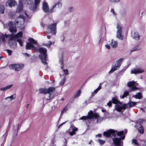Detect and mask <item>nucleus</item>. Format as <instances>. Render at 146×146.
Returning a JSON list of instances; mask_svg holds the SVG:
<instances>
[{"instance_id": "obj_49", "label": "nucleus", "mask_w": 146, "mask_h": 146, "mask_svg": "<svg viewBox=\"0 0 146 146\" xmlns=\"http://www.w3.org/2000/svg\"><path fill=\"white\" fill-rule=\"evenodd\" d=\"M67 110V109L66 107L64 108L61 111V113L63 114L66 112Z\"/></svg>"}, {"instance_id": "obj_47", "label": "nucleus", "mask_w": 146, "mask_h": 146, "mask_svg": "<svg viewBox=\"0 0 146 146\" xmlns=\"http://www.w3.org/2000/svg\"><path fill=\"white\" fill-rule=\"evenodd\" d=\"M132 143L135 145H138V143L137 140L133 139L132 140Z\"/></svg>"}, {"instance_id": "obj_33", "label": "nucleus", "mask_w": 146, "mask_h": 146, "mask_svg": "<svg viewBox=\"0 0 146 146\" xmlns=\"http://www.w3.org/2000/svg\"><path fill=\"white\" fill-rule=\"evenodd\" d=\"M5 10V6L3 5H0V14H3Z\"/></svg>"}, {"instance_id": "obj_21", "label": "nucleus", "mask_w": 146, "mask_h": 146, "mask_svg": "<svg viewBox=\"0 0 146 146\" xmlns=\"http://www.w3.org/2000/svg\"><path fill=\"white\" fill-rule=\"evenodd\" d=\"M23 4L22 1H19V5L16 10L17 13H19L23 10Z\"/></svg>"}, {"instance_id": "obj_24", "label": "nucleus", "mask_w": 146, "mask_h": 146, "mask_svg": "<svg viewBox=\"0 0 146 146\" xmlns=\"http://www.w3.org/2000/svg\"><path fill=\"white\" fill-rule=\"evenodd\" d=\"M26 48L29 50L34 49H35V47L33 44L30 42H28L26 44Z\"/></svg>"}, {"instance_id": "obj_19", "label": "nucleus", "mask_w": 146, "mask_h": 146, "mask_svg": "<svg viewBox=\"0 0 146 146\" xmlns=\"http://www.w3.org/2000/svg\"><path fill=\"white\" fill-rule=\"evenodd\" d=\"M17 4L15 0H9L6 3V5H8L10 7L14 6Z\"/></svg>"}, {"instance_id": "obj_7", "label": "nucleus", "mask_w": 146, "mask_h": 146, "mask_svg": "<svg viewBox=\"0 0 146 146\" xmlns=\"http://www.w3.org/2000/svg\"><path fill=\"white\" fill-rule=\"evenodd\" d=\"M56 23L52 24L49 25L47 28L48 33H51L53 35H55L56 32Z\"/></svg>"}, {"instance_id": "obj_41", "label": "nucleus", "mask_w": 146, "mask_h": 146, "mask_svg": "<svg viewBox=\"0 0 146 146\" xmlns=\"http://www.w3.org/2000/svg\"><path fill=\"white\" fill-rule=\"evenodd\" d=\"M54 5H56V8H60L62 7V4L60 3H57L55 4Z\"/></svg>"}, {"instance_id": "obj_62", "label": "nucleus", "mask_w": 146, "mask_h": 146, "mask_svg": "<svg viewBox=\"0 0 146 146\" xmlns=\"http://www.w3.org/2000/svg\"><path fill=\"white\" fill-rule=\"evenodd\" d=\"M140 110H142L143 112H145L144 110V109H143V108H140Z\"/></svg>"}, {"instance_id": "obj_56", "label": "nucleus", "mask_w": 146, "mask_h": 146, "mask_svg": "<svg viewBox=\"0 0 146 146\" xmlns=\"http://www.w3.org/2000/svg\"><path fill=\"white\" fill-rule=\"evenodd\" d=\"M107 105L109 107L111 106V101H109V102L107 104Z\"/></svg>"}, {"instance_id": "obj_40", "label": "nucleus", "mask_w": 146, "mask_h": 146, "mask_svg": "<svg viewBox=\"0 0 146 146\" xmlns=\"http://www.w3.org/2000/svg\"><path fill=\"white\" fill-rule=\"evenodd\" d=\"M23 33L22 32H20L17 33L16 35H15L16 38L18 37H21L22 36Z\"/></svg>"}, {"instance_id": "obj_12", "label": "nucleus", "mask_w": 146, "mask_h": 146, "mask_svg": "<svg viewBox=\"0 0 146 146\" xmlns=\"http://www.w3.org/2000/svg\"><path fill=\"white\" fill-rule=\"evenodd\" d=\"M25 21V18L22 15H20L15 20V25L18 24L19 23L21 24L23 23Z\"/></svg>"}, {"instance_id": "obj_61", "label": "nucleus", "mask_w": 146, "mask_h": 146, "mask_svg": "<svg viewBox=\"0 0 146 146\" xmlns=\"http://www.w3.org/2000/svg\"><path fill=\"white\" fill-rule=\"evenodd\" d=\"M51 36L49 35L47 36V37L48 39H50L51 38Z\"/></svg>"}, {"instance_id": "obj_25", "label": "nucleus", "mask_w": 146, "mask_h": 146, "mask_svg": "<svg viewBox=\"0 0 146 146\" xmlns=\"http://www.w3.org/2000/svg\"><path fill=\"white\" fill-rule=\"evenodd\" d=\"M118 43L117 41L112 40L110 43L111 46L114 48H116L117 46Z\"/></svg>"}, {"instance_id": "obj_36", "label": "nucleus", "mask_w": 146, "mask_h": 146, "mask_svg": "<svg viewBox=\"0 0 146 146\" xmlns=\"http://www.w3.org/2000/svg\"><path fill=\"white\" fill-rule=\"evenodd\" d=\"M29 40L30 42L33 44H37L36 41L34 40L33 38H30L29 39Z\"/></svg>"}, {"instance_id": "obj_32", "label": "nucleus", "mask_w": 146, "mask_h": 146, "mask_svg": "<svg viewBox=\"0 0 146 146\" xmlns=\"http://www.w3.org/2000/svg\"><path fill=\"white\" fill-rule=\"evenodd\" d=\"M141 48L142 47L140 45L137 46L135 47L131 50V52H133L135 51L139 50L141 49Z\"/></svg>"}, {"instance_id": "obj_38", "label": "nucleus", "mask_w": 146, "mask_h": 146, "mask_svg": "<svg viewBox=\"0 0 146 146\" xmlns=\"http://www.w3.org/2000/svg\"><path fill=\"white\" fill-rule=\"evenodd\" d=\"M139 127V128L138 129V131L139 132L141 133H143L144 132V130L142 126H141Z\"/></svg>"}, {"instance_id": "obj_46", "label": "nucleus", "mask_w": 146, "mask_h": 146, "mask_svg": "<svg viewBox=\"0 0 146 146\" xmlns=\"http://www.w3.org/2000/svg\"><path fill=\"white\" fill-rule=\"evenodd\" d=\"M52 42L51 41H49L48 43L47 44H44V45L47 47H49L52 44Z\"/></svg>"}, {"instance_id": "obj_51", "label": "nucleus", "mask_w": 146, "mask_h": 146, "mask_svg": "<svg viewBox=\"0 0 146 146\" xmlns=\"http://www.w3.org/2000/svg\"><path fill=\"white\" fill-rule=\"evenodd\" d=\"M63 71L65 75H67L68 74V70L67 69H64L63 70Z\"/></svg>"}, {"instance_id": "obj_30", "label": "nucleus", "mask_w": 146, "mask_h": 146, "mask_svg": "<svg viewBox=\"0 0 146 146\" xmlns=\"http://www.w3.org/2000/svg\"><path fill=\"white\" fill-rule=\"evenodd\" d=\"M101 86L100 85L93 92L92 94V96H94L95 94H96L101 89Z\"/></svg>"}, {"instance_id": "obj_2", "label": "nucleus", "mask_w": 146, "mask_h": 146, "mask_svg": "<svg viewBox=\"0 0 146 146\" xmlns=\"http://www.w3.org/2000/svg\"><path fill=\"white\" fill-rule=\"evenodd\" d=\"M55 88L54 87H50L48 88H41L39 90L40 93L46 94H49V96L47 100H50L52 99L54 96V94L53 93V91H54Z\"/></svg>"}, {"instance_id": "obj_43", "label": "nucleus", "mask_w": 146, "mask_h": 146, "mask_svg": "<svg viewBox=\"0 0 146 146\" xmlns=\"http://www.w3.org/2000/svg\"><path fill=\"white\" fill-rule=\"evenodd\" d=\"M129 94V92H125L122 96L121 97V98L123 99L125 97H126V96L128 95Z\"/></svg>"}, {"instance_id": "obj_3", "label": "nucleus", "mask_w": 146, "mask_h": 146, "mask_svg": "<svg viewBox=\"0 0 146 146\" xmlns=\"http://www.w3.org/2000/svg\"><path fill=\"white\" fill-rule=\"evenodd\" d=\"M38 51L40 53L39 57L41 60L42 63L44 65L47 64V62H46L47 60L46 49L45 48L41 47L38 49Z\"/></svg>"}, {"instance_id": "obj_63", "label": "nucleus", "mask_w": 146, "mask_h": 146, "mask_svg": "<svg viewBox=\"0 0 146 146\" xmlns=\"http://www.w3.org/2000/svg\"><path fill=\"white\" fill-rule=\"evenodd\" d=\"M11 14H12V13L10 12V13H9V15L11 17H12L13 16H12ZM13 15H13L12 16H13Z\"/></svg>"}, {"instance_id": "obj_48", "label": "nucleus", "mask_w": 146, "mask_h": 146, "mask_svg": "<svg viewBox=\"0 0 146 146\" xmlns=\"http://www.w3.org/2000/svg\"><path fill=\"white\" fill-rule=\"evenodd\" d=\"M17 41L19 43L21 46H22V44L23 43L21 40L18 39L17 40Z\"/></svg>"}, {"instance_id": "obj_52", "label": "nucleus", "mask_w": 146, "mask_h": 146, "mask_svg": "<svg viewBox=\"0 0 146 146\" xmlns=\"http://www.w3.org/2000/svg\"><path fill=\"white\" fill-rule=\"evenodd\" d=\"M64 36L63 35H62L60 37V39L61 41L63 42L64 40Z\"/></svg>"}, {"instance_id": "obj_60", "label": "nucleus", "mask_w": 146, "mask_h": 146, "mask_svg": "<svg viewBox=\"0 0 146 146\" xmlns=\"http://www.w3.org/2000/svg\"><path fill=\"white\" fill-rule=\"evenodd\" d=\"M101 135H102L101 134H99L97 135H96V136H97V137L98 136L99 137H101Z\"/></svg>"}, {"instance_id": "obj_64", "label": "nucleus", "mask_w": 146, "mask_h": 146, "mask_svg": "<svg viewBox=\"0 0 146 146\" xmlns=\"http://www.w3.org/2000/svg\"><path fill=\"white\" fill-rule=\"evenodd\" d=\"M29 104H28L26 106V107L27 108H29Z\"/></svg>"}, {"instance_id": "obj_45", "label": "nucleus", "mask_w": 146, "mask_h": 146, "mask_svg": "<svg viewBox=\"0 0 146 146\" xmlns=\"http://www.w3.org/2000/svg\"><path fill=\"white\" fill-rule=\"evenodd\" d=\"M109 2L111 3H119L120 0H108Z\"/></svg>"}, {"instance_id": "obj_15", "label": "nucleus", "mask_w": 146, "mask_h": 146, "mask_svg": "<svg viewBox=\"0 0 146 146\" xmlns=\"http://www.w3.org/2000/svg\"><path fill=\"white\" fill-rule=\"evenodd\" d=\"M19 125V124H18L17 126L14 125L13 126L14 131L13 135V139L15 138L17 135Z\"/></svg>"}, {"instance_id": "obj_13", "label": "nucleus", "mask_w": 146, "mask_h": 146, "mask_svg": "<svg viewBox=\"0 0 146 146\" xmlns=\"http://www.w3.org/2000/svg\"><path fill=\"white\" fill-rule=\"evenodd\" d=\"M144 72V70L142 68H133L131 71V74H140Z\"/></svg>"}, {"instance_id": "obj_20", "label": "nucleus", "mask_w": 146, "mask_h": 146, "mask_svg": "<svg viewBox=\"0 0 146 146\" xmlns=\"http://www.w3.org/2000/svg\"><path fill=\"white\" fill-rule=\"evenodd\" d=\"M40 0H35V4L34 7H31L30 9L33 11H35L37 8V5L40 3Z\"/></svg>"}, {"instance_id": "obj_31", "label": "nucleus", "mask_w": 146, "mask_h": 146, "mask_svg": "<svg viewBox=\"0 0 146 146\" xmlns=\"http://www.w3.org/2000/svg\"><path fill=\"white\" fill-rule=\"evenodd\" d=\"M56 11V5H54L50 8V9H49L48 13H52Z\"/></svg>"}, {"instance_id": "obj_11", "label": "nucleus", "mask_w": 146, "mask_h": 146, "mask_svg": "<svg viewBox=\"0 0 146 146\" xmlns=\"http://www.w3.org/2000/svg\"><path fill=\"white\" fill-rule=\"evenodd\" d=\"M15 25V24H14L12 22H9L8 24V25L9 27V31L11 33H13L17 32V29Z\"/></svg>"}, {"instance_id": "obj_16", "label": "nucleus", "mask_w": 146, "mask_h": 146, "mask_svg": "<svg viewBox=\"0 0 146 146\" xmlns=\"http://www.w3.org/2000/svg\"><path fill=\"white\" fill-rule=\"evenodd\" d=\"M78 130V128L73 125H71L70 127L69 130L70 135H72L75 134V132Z\"/></svg>"}, {"instance_id": "obj_42", "label": "nucleus", "mask_w": 146, "mask_h": 146, "mask_svg": "<svg viewBox=\"0 0 146 146\" xmlns=\"http://www.w3.org/2000/svg\"><path fill=\"white\" fill-rule=\"evenodd\" d=\"M5 40V38L4 35L2 34L1 35H0V44L1 43V41L4 42Z\"/></svg>"}, {"instance_id": "obj_10", "label": "nucleus", "mask_w": 146, "mask_h": 146, "mask_svg": "<svg viewBox=\"0 0 146 146\" xmlns=\"http://www.w3.org/2000/svg\"><path fill=\"white\" fill-rule=\"evenodd\" d=\"M125 136L122 135L121 136L120 138H115L113 139V140L114 144L118 146H121V140H122L124 139Z\"/></svg>"}, {"instance_id": "obj_22", "label": "nucleus", "mask_w": 146, "mask_h": 146, "mask_svg": "<svg viewBox=\"0 0 146 146\" xmlns=\"http://www.w3.org/2000/svg\"><path fill=\"white\" fill-rule=\"evenodd\" d=\"M145 122L144 119H140L138 120L137 121V124L136 125V127L138 128V127L141 126L143 123V122Z\"/></svg>"}, {"instance_id": "obj_17", "label": "nucleus", "mask_w": 146, "mask_h": 146, "mask_svg": "<svg viewBox=\"0 0 146 146\" xmlns=\"http://www.w3.org/2000/svg\"><path fill=\"white\" fill-rule=\"evenodd\" d=\"M42 9L45 13H48L49 11V7L47 3L44 2L42 4Z\"/></svg>"}, {"instance_id": "obj_28", "label": "nucleus", "mask_w": 146, "mask_h": 146, "mask_svg": "<svg viewBox=\"0 0 146 146\" xmlns=\"http://www.w3.org/2000/svg\"><path fill=\"white\" fill-rule=\"evenodd\" d=\"M123 59L122 58H121L117 60L116 62V63L115 64V65H116L119 68L120 67L121 65V64L123 60Z\"/></svg>"}, {"instance_id": "obj_57", "label": "nucleus", "mask_w": 146, "mask_h": 146, "mask_svg": "<svg viewBox=\"0 0 146 146\" xmlns=\"http://www.w3.org/2000/svg\"><path fill=\"white\" fill-rule=\"evenodd\" d=\"M105 46L106 47L107 49H110V46L109 45H107V44H106V45H105Z\"/></svg>"}, {"instance_id": "obj_5", "label": "nucleus", "mask_w": 146, "mask_h": 146, "mask_svg": "<svg viewBox=\"0 0 146 146\" xmlns=\"http://www.w3.org/2000/svg\"><path fill=\"white\" fill-rule=\"evenodd\" d=\"M136 104V102L131 101L129 102L127 104H124L121 106L119 105H116L115 109L117 111L120 112L122 109H125L126 108H129L135 106Z\"/></svg>"}, {"instance_id": "obj_1", "label": "nucleus", "mask_w": 146, "mask_h": 146, "mask_svg": "<svg viewBox=\"0 0 146 146\" xmlns=\"http://www.w3.org/2000/svg\"><path fill=\"white\" fill-rule=\"evenodd\" d=\"M95 118L97 119L96 123H100L104 119L103 117H100L99 115L97 113H94L91 110L88 113V115L86 116H84L82 117L80 119L82 120H86L87 119H92Z\"/></svg>"}, {"instance_id": "obj_59", "label": "nucleus", "mask_w": 146, "mask_h": 146, "mask_svg": "<svg viewBox=\"0 0 146 146\" xmlns=\"http://www.w3.org/2000/svg\"><path fill=\"white\" fill-rule=\"evenodd\" d=\"M66 123V122H64L63 123H62L61 124H60L59 127H58L59 128L61 126L63 125L65 123Z\"/></svg>"}, {"instance_id": "obj_58", "label": "nucleus", "mask_w": 146, "mask_h": 146, "mask_svg": "<svg viewBox=\"0 0 146 146\" xmlns=\"http://www.w3.org/2000/svg\"><path fill=\"white\" fill-rule=\"evenodd\" d=\"M60 62L61 64L63 65V59H61L60 60Z\"/></svg>"}, {"instance_id": "obj_53", "label": "nucleus", "mask_w": 146, "mask_h": 146, "mask_svg": "<svg viewBox=\"0 0 146 146\" xmlns=\"http://www.w3.org/2000/svg\"><path fill=\"white\" fill-rule=\"evenodd\" d=\"M110 11L115 16L116 15V13L115 12L114 10L113 9H111Z\"/></svg>"}, {"instance_id": "obj_44", "label": "nucleus", "mask_w": 146, "mask_h": 146, "mask_svg": "<svg viewBox=\"0 0 146 146\" xmlns=\"http://www.w3.org/2000/svg\"><path fill=\"white\" fill-rule=\"evenodd\" d=\"M98 142L99 143L100 145H102L104 144L105 143L104 140H102L101 139H98Z\"/></svg>"}, {"instance_id": "obj_26", "label": "nucleus", "mask_w": 146, "mask_h": 146, "mask_svg": "<svg viewBox=\"0 0 146 146\" xmlns=\"http://www.w3.org/2000/svg\"><path fill=\"white\" fill-rule=\"evenodd\" d=\"M119 68L115 65L112 66L111 70L109 72V74H110L113 73V72H114V71Z\"/></svg>"}, {"instance_id": "obj_18", "label": "nucleus", "mask_w": 146, "mask_h": 146, "mask_svg": "<svg viewBox=\"0 0 146 146\" xmlns=\"http://www.w3.org/2000/svg\"><path fill=\"white\" fill-rule=\"evenodd\" d=\"M4 35L5 37H7L9 39V43H10L11 40H14L17 39L15 35H13L12 34L10 35H7V34H5V35Z\"/></svg>"}, {"instance_id": "obj_54", "label": "nucleus", "mask_w": 146, "mask_h": 146, "mask_svg": "<svg viewBox=\"0 0 146 146\" xmlns=\"http://www.w3.org/2000/svg\"><path fill=\"white\" fill-rule=\"evenodd\" d=\"M74 10V8L73 7H70L69 9V11L70 12H72Z\"/></svg>"}, {"instance_id": "obj_9", "label": "nucleus", "mask_w": 146, "mask_h": 146, "mask_svg": "<svg viewBox=\"0 0 146 146\" xmlns=\"http://www.w3.org/2000/svg\"><path fill=\"white\" fill-rule=\"evenodd\" d=\"M136 82L133 80L129 81L127 83V86L128 87L131 88V91H134L137 89V88L136 87V85L135 84Z\"/></svg>"}, {"instance_id": "obj_14", "label": "nucleus", "mask_w": 146, "mask_h": 146, "mask_svg": "<svg viewBox=\"0 0 146 146\" xmlns=\"http://www.w3.org/2000/svg\"><path fill=\"white\" fill-rule=\"evenodd\" d=\"M131 36L133 39L135 40H138L140 39V36L139 33L137 32H132Z\"/></svg>"}, {"instance_id": "obj_27", "label": "nucleus", "mask_w": 146, "mask_h": 146, "mask_svg": "<svg viewBox=\"0 0 146 146\" xmlns=\"http://www.w3.org/2000/svg\"><path fill=\"white\" fill-rule=\"evenodd\" d=\"M15 98V96H14V95H12L11 96L6 97L5 98V100L9 102H11L14 100Z\"/></svg>"}, {"instance_id": "obj_4", "label": "nucleus", "mask_w": 146, "mask_h": 146, "mask_svg": "<svg viewBox=\"0 0 146 146\" xmlns=\"http://www.w3.org/2000/svg\"><path fill=\"white\" fill-rule=\"evenodd\" d=\"M123 131H121L118 132L117 131H115L113 129H110L106 131H104L103 133V135L106 137H109L111 135L113 137H115L117 134L119 136H120L123 135Z\"/></svg>"}, {"instance_id": "obj_39", "label": "nucleus", "mask_w": 146, "mask_h": 146, "mask_svg": "<svg viewBox=\"0 0 146 146\" xmlns=\"http://www.w3.org/2000/svg\"><path fill=\"white\" fill-rule=\"evenodd\" d=\"M134 97L136 98L141 99L142 98V94L140 93H139L137 94L134 96Z\"/></svg>"}, {"instance_id": "obj_55", "label": "nucleus", "mask_w": 146, "mask_h": 146, "mask_svg": "<svg viewBox=\"0 0 146 146\" xmlns=\"http://www.w3.org/2000/svg\"><path fill=\"white\" fill-rule=\"evenodd\" d=\"M23 54L25 56H27V57H29L30 56V55L28 53H23Z\"/></svg>"}, {"instance_id": "obj_29", "label": "nucleus", "mask_w": 146, "mask_h": 146, "mask_svg": "<svg viewBox=\"0 0 146 146\" xmlns=\"http://www.w3.org/2000/svg\"><path fill=\"white\" fill-rule=\"evenodd\" d=\"M62 78L59 83V85L60 86H63L65 83L66 80V77L65 76L62 75Z\"/></svg>"}, {"instance_id": "obj_35", "label": "nucleus", "mask_w": 146, "mask_h": 146, "mask_svg": "<svg viewBox=\"0 0 146 146\" xmlns=\"http://www.w3.org/2000/svg\"><path fill=\"white\" fill-rule=\"evenodd\" d=\"M81 92L80 90H78L76 92L74 95V98H78L80 95Z\"/></svg>"}, {"instance_id": "obj_34", "label": "nucleus", "mask_w": 146, "mask_h": 146, "mask_svg": "<svg viewBox=\"0 0 146 146\" xmlns=\"http://www.w3.org/2000/svg\"><path fill=\"white\" fill-rule=\"evenodd\" d=\"M119 102L117 98V97L113 98L112 99V102L113 103L117 104Z\"/></svg>"}, {"instance_id": "obj_37", "label": "nucleus", "mask_w": 146, "mask_h": 146, "mask_svg": "<svg viewBox=\"0 0 146 146\" xmlns=\"http://www.w3.org/2000/svg\"><path fill=\"white\" fill-rule=\"evenodd\" d=\"M10 129V128H8L7 129L5 133L3 135L2 137L4 139V140H5L6 137L8 135V132Z\"/></svg>"}, {"instance_id": "obj_50", "label": "nucleus", "mask_w": 146, "mask_h": 146, "mask_svg": "<svg viewBox=\"0 0 146 146\" xmlns=\"http://www.w3.org/2000/svg\"><path fill=\"white\" fill-rule=\"evenodd\" d=\"M9 55H11L12 53V51L10 50L7 49L6 50Z\"/></svg>"}, {"instance_id": "obj_8", "label": "nucleus", "mask_w": 146, "mask_h": 146, "mask_svg": "<svg viewBox=\"0 0 146 146\" xmlns=\"http://www.w3.org/2000/svg\"><path fill=\"white\" fill-rule=\"evenodd\" d=\"M24 67V65L21 64H13L9 66L10 69H13L17 71H18L22 69Z\"/></svg>"}, {"instance_id": "obj_23", "label": "nucleus", "mask_w": 146, "mask_h": 146, "mask_svg": "<svg viewBox=\"0 0 146 146\" xmlns=\"http://www.w3.org/2000/svg\"><path fill=\"white\" fill-rule=\"evenodd\" d=\"M12 84H10L7 86L4 87L0 88V91H5L8 90L10 89L13 86Z\"/></svg>"}, {"instance_id": "obj_6", "label": "nucleus", "mask_w": 146, "mask_h": 146, "mask_svg": "<svg viewBox=\"0 0 146 146\" xmlns=\"http://www.w3.org/2000/svg\"><path fill=\"white\" fill-rule=\"evenodd\" d=\"M116 28L117 29L116 37L119 39L123 40V36L122 35V27L121 25L119 23L116 25Z\"/></svg>"}]
</instances>
